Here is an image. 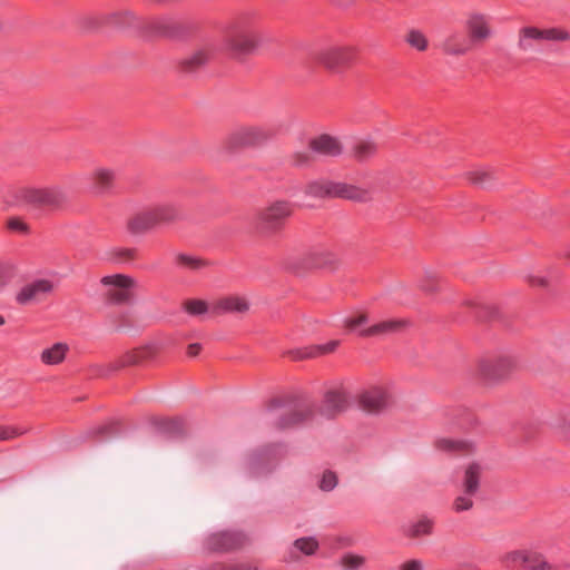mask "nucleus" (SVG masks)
Listing matches in <instances>:
<instances>
[{
  "mask_svg": "<svg viewBox=\"0 0 570 570\" xmlns=\"http://www.w3.org/2000/svg\"><path fill=\"white\" fill-rule=\"evenodd\" d=\"M338 345V341H330L325 344H320L315 346L307 347L303 351L296 352V357L307 358V357H316L320 355H324L333 352Z\"/></svg>",
  "mask_w": 570,
  "mask_h": 570,
  "instance_id": "27",
  "label": "nucleus"
},
{
  "mask_svg": "<svg viewBox=\"0 0 570 570\" xmlns=\"http://www.w3.org/2000/svg\"><path fill=\"white\" fill-rule=\"evenodd\" d=\"M344 544H350L347 539H344Z\"/></svg>",
  "mask_w": 570,
  "mask_h": 570,
  "instance_id": "49",
  "label": "nucleus"
},
{
  "mask_svg": "<svg viewBox=\"0 0 570 570\" xmlns=\"http://www.w3.org/2000/svg\"><path fill=\"white\" fill-rule=\"evenodd\" d=\"M313 412V404L307 401L285 404L281 400H274L267 409L273 426L279 431L299 426L312 419Z\"/></svg>",
  "mask_w": 570,
  "mask_h": 570,
  "instance_id": "3",
  "label": "nucleus"
},
{
  "mask_svg": "<svg viewBox=\"0 0 570 570\" xmlns=\"http://www.w3.org/2000/svg\"><path fill=\"white\" fill-rule=\"evenodd\" d=\"M200 351V345L198 343H193L187 348V354L189 356H196Z\"/></svg>",
  "mask_w": 570,
  "mask_h": 570,
  "instance_id": "43",
  "label": "nucleus"
},
{
  "mask_svg": "<svg viewBox=\"0 0 570 570\" xmlns=\"http://www.w3.org/2000/svg\"><path fill=\"white\" fill-rule=\"evenodd\" d=\"M23 431H20L18 430L17 428H11V426H4V428H0V440H10V439H13L20 434H22Z\"/></svg>",
  "mask_w": 570,
  "mask_h": 570,
  "instance_id": "41",
  "label": "nucleus"
},
{
  "mask_svg": "<svg viewBox=\"0 0 570 570\" xmlns=\"http://www.w3.org/2000/svg\"><path fill=\"white\" fill-rule=\"evenodd\" d=\"M6 323V320L2 315H0V326H2Z\"/></svg>",
  "mask_w": 570,
  "mask_h": 570,
  "instance_id": "46",
  "label": "nucleus"
},
{
  "mask_svg": "<svg viewBox=\"0 0 570 570\" xmlns=\"http://www.w3.org/2000/svg\"><path fill=\"white\" fill-rule=\"evenodd\" d=\"M470 180L481 187H491L493 180V171L487 168L476 169L470 173Z\"/></svg>",
  "mask_w": 570,
  "mask_h": 570,
  "instance_id": "31",
  "label": "nucleus"
},
{
  "mask_svg": "<svg viewBox=\"0 0 570 570\" xmlns=\"http://www.w3.org/2000/svg\"><path fill=\"white\" fill-rule=\"evenodd\" d=\"M568 256H569V258H570V252L568 253Z\"/></svg>",
  "mask_w": 570,
  "mask_h": 570,
  "instance_id": "51",
  "label": "nucleus"
},
{
  "mask_svg": "<svg viewBox=\"0 0 570 570\" xmlns=\"http://www.w3.org/2000/svg\"><path fill=\"white\" fill-rule=\"evenodd\" d=\"M345 326L362 336H385L401 332L406 325L405 320H386L379 322L372 326L364 327L367 324L366 315L348 317L344 321Z\"/></svg>",
  "mask_w": 570,
  "mask_h": 570,
  "instance_id": "8",
  "label": "nucleus"
},
{
  "mask_svg": "<svg viewBox=\"0 0 570 570\" xmlns=\"http://www.w3.org/2000/svg\"><path fill=\"white\" fill-rule=\"evenodd\" d=\"M179 217V209L174 204H159L135 214L128 220L127 229L132 235H142L154 228L173 223Z\"/></svg>",
  "mask_w": 570,
  "mask_h": 570,
  "instance_id": "4",
  "label": "nucleus"
},
{
  "mask_svg": "<svg viewBox=\"0 0 570 570\" xmlns=\"http://www.w3.org/2000/svg\"><path fill=\"white\" fill-rule=\"evenodd\" d=\"M389 394L381 386H372L360 395V405L368 413H377L389 405Z\"/></svg>",
  "mask_w": 570,
  "mask_h": 570,
  "instance_id": "16",
  "label": "nucleus"
},
{
  "mask_svg": "<svg viewBox=\"0 0 570 570\" xmlns=\"http://www.w3.org/2000/svg\"><path fill=\"white\" fill-rule=\"evenodd\" d=\"M501 563L505 569L523 570H557V567L547 560L541 551L533 548H523L507 552L501 557Z\"/></svg>",
  "mask_w": 570,
  "mask_h": 570,
  "instance_id": "5",
  "label": "nucleus"
},
{
  "mask_svg": "<svg viewBox=\"0 0 570 570\" xmlns=\"http://www.w3.org/2000/svg\"><path fill=\"white\" fill-rule=\"evenodd\" d=\"M332 262H333V256H332V255H330V258H328V259H326L324 263H332Z\"/></svg>",
  "mask_w": 570,
  "mask_h": 570,
  "instance_id": "47",
  "label": "nucleus"
},
{
  "mask_svg": "<svg viewBox=\"0 0 570 570\" xmlns=\"http://www.w3.org/2000/svg\"><path fill=\"white\" fill-rule=\"evenodd\" d=\"M7 226L10 230L27 235L29 233V226L19 217H11L7 222Z\"/></svg>",
  "mask_w": 570,
  "mask_h": 570,
  "instance_id": "36",
  "label": "nucleus"
},
{
  "mask_svg": "<svg viewBox=\"0 0 570 570\" xmlns=\"http://www.w3.org/2000/svg\"><path fill=\"white\" fill-rule=\"evenodd\" d=\"M512 362L508 357H502L495 364L483 363L481 372L487 380L495 381L502 379L511 367Z\"/></svg>",
  "mask_w": 570,
  "mask_h": 570,
  "instance_id": "25",
  "label": "nucleus"
},
{
  "mask_svg": "<svg viewBox=\"0 0 570 570\" xmlns=\"http://www.w3.org/2000/svg\"><path fill=\"white\" fill-rule=\"evenodd\" d=\"M101 284L107 287L106 296L108 301L121 304L131 299V288L135 281L122 274H115L101 278Z\"/></svg>",
  "mask_w": 570,
  "mask_h": 570,
  "instance_id": "12",
  "label": "nucleus"
},
{
  "mask_svg": "<svg viewBox=\"0 0 570 570\" xmlns=\"http://www.w3.org/2000/svg\"><path fill=\"white\" fill-rule=\"evenodd\" d=\"M18 264L12 259H0V293L3 292L16 278Z\"/></svg>",
  "mask_w": 570,
  "mask_h": 570,
  "instance_id": "26",
  "label": "nucleus"
},
{
  "mask_svg": "<svg viewBox=\"0 0 570 570\" xmlns=\"http://www.w3.org/2000/svg\"><path fill=\"white\" fill-rule=\"evenodd\" d=\"M340 564L345 570H358L365 564V558L360 554L347 552L342 556Z\"/></svg>",
  "mask_w": 570,
  "mask_h": 570,
  "instance_id": "32",
  "label": "nucleus"
},
{
  "mask_svg": "<svg viewBox=\"0 0 570 570\" xmlns=\"http://www.w3.org/2000/svg\"><path fill=\"white\" fill-rule=\"evenodd\" d=\"M56 287L51 278H35L26 283L17 293L16 302L19 305H30L42 302Z\"/></svg>",
  "mask_w": 570,
  "mask_h": 570,
  "instance_id": "11",
  "label": "nucleus"
},
{
  "mask_svg": "<svg viewBox=\"0 0 570 570\" xmlns=\"http://www.w3.org/2000/svg\"><path fill=\"white\" fill-rule=\"evenodd\" d=\"M305 193L313 197H342L347 199L360 200L363 198V193L350 185L343 183H334L328 180H314L311 181L305 189Z\"/></svg>",
  "mask_w": 570,
  "mask_h": 570,
  "instance_id": "9",
  "label": "nucleus"
},
{
  "mask_svg": "<svg viewBox=\"0 0 570 570\" xmlns=\"http://www.w3.org/2000/svg\"><path fill=\"white\" fill-rule=\"evenodd\" d=\"M212 57V49L209 47H203L194 51L191 55L184 58L180 62L181 69L185 72H195L203 66H205Z\"/></svg>",
  "mask_w": 570,
  "mask_h": 570,
  "instance_id": "22",
  "label": "nucleus"
},
{
  "mask_svg": "<svg viewBox=\"0 0 570 570\" xmlns=\"http://www.w3.org/2000/svg\"><path fill=\"white\" fill-rule=\"evenodd\" d=\"M318 547L320 543L315 537H303L294 541L292 552L298 551L305 556H312L317 551Z\"/></svg>",
  "mask_w": 570,
  "mask_h": 570,
  "instance_id": "28",
  "label": "nucleus"
},
{
  "mask_svg": "<svg viewBox=\"0 0 570 570\" xmlns=\"http://www.w3.org/2000/svg\"><path fill=\"white\" fill-rule=\"evenodd\" d=\"M406 42L419 51H424L428 48V39L423 32L416 29L409 31Z\"/></svg>",
  "mask_w": 570,
  "mask_h": 570,
  "instance_id": "33",
  "label": "nucleus"
},
{
  "mask_svg": "<svg viewBox=\"0 0 570 570\" xmlns=\"http://www.w3.org/2000/svg\"><path fill=\"white\" fill-rule=\"evenodd\" d=\"M481 475V466L478 463L468 465L464 474V494L455 499L453 508L456 512H463L472 508L473 495L479 489V480Z\"/></svg>",
  "mask_w": 570,
  "mask_h": 570,
  "instance_id": "13",
  "label": "nucleus"
},
{
  "mask_svg": "<svg viewBox=\"0 0 570 570\" xmlns=\"http://www.w3.org/2000/svg\"><path fill=\"white\" fill-rule=\"evenodd\" d=\"M472 41L460 32L450 33L442 42V50L451 56H462L472 48Z\"/></svg>",
  "mask_w": 570,
  "mask_h": 570,
  "instance_id": "21",
  "label": "nucleus"
},
{
  "mask_svg": "<svg viewBox=\"0 0 570 570\" xmlns=\"http://www.w3.org/2000/svg\"><path fill=\"white\" fill-rule=\"evenodd\" d=\"M377 150V145L371 138H364L356 142L354 155L360 160H364L373 156Z\"/></svg>",
  "mask_w": 570,
  "mask_h": 570,
  "instance_id": "29",
  "label": "nucleus"
},
{
  "mask_svg": "<svg viewBox=\"0 0 570 570\" xmlns=\"http://www.w3.org/2000/svg\"><path fill=\"white\" fill-rule=\"evenodd\" d=\"M356 51L351 46L328 45L320 48L314 60L334 73H342L355 60Z\"/></svg>",
  "mask_w": 570,
  "mask_h": 570,
  "instance_id": "6",
  "label": "nucleus"
},
{
  "mask_svg": "<svg viewBox=\"0 0 570 570\" xmlns=\"http://www.w3.org/2000/svg\"><path fill=\"white\" fill-rule=\"evenodd\" d=\"M271 132L258 126L240 127L234 130L229 137V141L235 147L256 146L267 141Z\"/></svg>",
  "mask_w": 570,
  "mask_h": 570,
  "instance_id": "14",
  "label": "nucleus"
},
{
  "mask_svg": "<svg viewBox=\"0 0 570 570\" xmlns=\"http://www.w3.org/2000/svg\"><path fill=\"white\" fill-rule=\"evenodd\" d=\"M309 149L320 156L335 157L342 154L343 146L336 137L322 134L312 138L308 142Z\"/></svg>",
  "mask_w": 570,
  "mask_h": 570,
  "instance_id": "19",
  "label": "nucleus"
},
{
  "mask_svg": "<svg viewBox=\"0 0 570 570\" xmlns=\"http://www.w3.org/2000/svg\"><path fill=\"white\" fill-rule=\"evenodd\" d=\"M245 542V535L236 531H223L210 534L207 546L214 551H227L240 547Z\"/></svg>",
  "mask_w": 570,
  "mask_h": 570,
  "instance_id": "17",
  "label": "nucleus"
},
{
  "mask_svg": "<svg viewBox=\"0 0 570 570\" xmlns=\"http://www.w3.org/2000/svg\"><path fill=\"white\" fill-rule=\"evenodd\" d=\"M141 361V353L140 352H130L125 354L120 361L117 367L128 366V365H135L138 364Z\"/></svg>",
  "mask_w": 570,
  "mask_h": 570,
  "instance_id": "40",
  "label": "nucleus"
},
{
  "mask_svg": "<svg viewBox=\"0 0 570 570\" xmlns=\"http://www.w3.org/2000/svg\"><path fill=\"white\" fill-rule=\"evenodd\" d=\"M436 446L444 451H459L464 450L469 446V443L464 441H456L452 439H440L436 442Z\"/></svg>",
  "mask_w": 570,
  "mask_h": 570,
  "instance_id": "34",
  "label": "nucleus"
},
{
  "mask_svg": "<svg viewBox=\"0 0 570 570\" xmlns=\"http://www.w3.org/2000/svg\"><path fill=\"white\" fill-rule=\"evenodd\" d=\"M249 305L244 297L228 296L217 301L213 307L215 313H244Z\"/></svg>",
  "mask_w": 570,
  "mask_h": 570,
  "instance_id": "24",
  "label": "nucleus"
},
{
  "mask_svg": "<svg viewBox=\"0 0 570 570\" xmlns=\"http://www.w3.org/2000/svg\"><path fill=\"white\" fill-rule=\"evenodd\" d=\"M154 29L158 33L171 35L173 33V22L167 18L158 19L154 23Z\"/></svg>",
  "mask_w": 570,
  "mask_h": 570,
  "instance_id": "39",
  "label": "nucleus"
},
{
  "mask_svg": "<svg viewBox=\"0 0 570 570\" xmlns=\"http://www.w3.org/2000/svg\"><path fill=\"white\" fill-rule=\"evenodd\" d=\"M465 28L472 43L484 42L493 36L490 18L479 12L469 14Z\"/></svg>",
  "mask_w": 570,
  "mask_h": 570,
  "instance_id": "15",
  "label": "nucleus"
},
{
  "mask_svg": "<svg viewBox=\"0 0 570 570\" xmlns=\"http://www.w3.org/2000/svg\"><path fill=\"white\" fill-rule=\"evenodd\" d=\"M422 569H423V566L420 560L406 561L400 568V570H422Z\"/></svg>",
  "mask_w": 570,
  "mask_h": 570,
  "instance_id": "42",
  "label": "nucleus"
},
{
  "mask_svg": "<svg viewBox=\"0 0 570 570\" xmlns=\"http://www.w3.org/2000/svg\"><path fill=\"white\" fill-rule=\"evenodd\" d=\"M559 45H570V30L564 26H523L518 31V49L523 53H539L544 46L553 48Z\"/></svg>",
  "mask_w": 570,
  "mask_h": 570,
  "instance_id": "1",
  "label": "nucleus"
},
{
  "mask_svg": "<svg viewBox=\"0 0 570 570\" xmlns=\"http://www.w3.org/2000/svg\"><path fill=\"white\" fill-rule=\"evenodd\" d=\"M347 405V396L343 390H331L325 393L320 411L323 416L330 419L345 411Z\"/></svg>",
  "mask_w": 570,
  "mask_h": 570,
  "instance_id": "20",
  "label": "nucleus"
},
{
  "mask_svg": "<svg viewBox=\"0 0 570 570\" xmlns=\"http://www.w3.org/2000/svg\"><path fill=\"white\" fill-rule=\"evenodd\" d=\"M422 288H423L424 291H428V292H430V291H433V289H434V287L429 286V285H424V284L422 285Z\"/></svg>",
  "mask_w": 570,
  "mask_h": 570,
  "instance_id": "45",
  "label": "nucleus"
},
{
  "mask_svg": "<svg viewBox=\"0 0 570 570\" xmlns=\"http://www.w3.org/2000/svg\"><path fill=\"white\" fill-rule=\"evenodd\" d=\"M308 159V156L307 155H303V157L301 158V155H297L296 159H295V163L297 165H303L305 161H307Z\"/></svg>",
  "mask_w": 570,
  "mask_h": 570,
  "instance_id": "44",
  "label": "nucleus"
},
{
  "mask_svg": "<svg viewBox=\"0 0 570 570\" xmlns=\"http://www.w3.org/2000/svg\"><path fill=\"white\" fill-rule=\"evenodd\" d=\"M258 27L249 17H240L225 27L223 46L234 55H247L258 46Z\"/></svg>",
  "mask_w": 570,
  "mask_h": 570,
  "instance_id": "2",
  "label": "nucleus"
},
{
  "mask_svg": "<svg viewBox=\"0 0 570 570\" xmlns=\"http://www.w3.org/2000/svg\"><path fill=\"white\" fill-rule=\"evenodd\" d=\"M68 352L67 343L57 342L41 352L40 361L45 365H58L65 361Z\"/></svg>",
  "mask_w": 570,
  "mask_h": 570,
  "instance_id": "23",
  "label": "nucleus"
},
{
  "mask_svg": "<svg viewBox=\"0 0 570 570\" xmlns=\"http://www.w3.org/2000/svg\"><path fill=\"white\" fill-rule=\"evenodd\" d=\"M292 212L289 202H274L259 214L257 227L263 233H274L283 226Z\"/></svg>",
  "mask_w": 570,
  "mask_h": 570,
  "instance_id": "10",
  "label": "nucleus"
},
{
  "mask_svg": "<svg viewBox=\"0 0 570 570\" xmlns=\"http://www.w3.org/2000/svg\"><path fill=\"white\" fill-rule=\"evenodd\" d=\"M433 523L428 518H422L411 524H409L405 529V533L410 537H420L431 533Z\"/></svg>",
  "mask_w": 570,
  "mask_h": 570,
  "instance_id": "30",
  "label": "nucleus"
},
{
  "mask_svg": "<svg viewBox=\"0 0 570 570\" xmlns=\"http://www.w3.org/2000/svg\"><path fill=\"white\" fill-rule=\"evenodd\" d=\"M118 16H120V13H114V18H117Z\"/></svg>",
  "mask_w": 570,
  "mask_h": 570,
  "instance_id": "50",
  "label": "nucleus"
},
{
  "mask_svg": "<svg viewBox=\"0 0 570 570\" xmlns=\"http://www.w3.org/2000/svg\"><path fill=\"white\" fill-rule=\"evenodd\" d=\"M17 199L32 207L57 208L67 200V194L60 187L23 188L18 191Z\"/></svg>",
  "mask_w": 570,
  "mask_h": 570,
  "instance_id": "7",
  "label": "nucleus"
},
{
  "mask_svg": "<svg viewBox=\"0 0 570 570\" xmlns=\"http://www.w3.org/2000/svg\"><path fill=\"white\" fill-rule=\"evenodd\" d=\"M178 262L183 266L188 267L190 269H199L205 265L204 262L202 259H199L198 257L189 256V255H179Z\"/></svg>",
  "mask_w": 570,
  "mask_h": 570,
  "instance_id": "38",
  "label": "nucleus"
},
{
  "mask_svg": "<svg viewBox=\"0 0 570 570\" xmlns=\"http://www.w3.org/2000/svg\"><path fill=\"white\" fill-rule=\"evenodd\" d=\"M336 484H337V478H336L335 473H333L331 471L323 473L321 481H320V488L323 491H332L336 487Z\"/></svg>",
  "mask_w": 570,
  "mask_h": 570,
  "instance_id": "37",
  "label": "nucleus"
},
{
  "mask_svg": "<svg viewBox=\"0 0 570 570\" xmlns=\"http://www.w3.org/2000/svg\"><path fill=\"white\" fill-rule=\"evenodd\" d=\"M185 311L190 315H203L208 311L206 302L191 299L185 303Z\"/></svg>",
  "mask_w": 570,
  "mask_h": 570,
  "instance_id": "35",
  "label": "nucleus"
},
{
  "mask_svg": "<svg viewBox=\"0 0 570 570\" xmlns=\"http://www.w3.org/2000/svg\"><path fill=\"white\" fill-rule=\"evenodd\" d=\"M538 283L542 285L544 281L542 278H538Z\"/></svg>",
  "mask_w": 570,
  "mask_h": 570,
  "instance_id": "48",
  "label": "nucleus"
},
{
  "mask_svg": "<svg viewBox=\"0 0 570 570\" xmlns=\"http://www.w3.org/2000/svg\"><path fill=\"white\" fill-rule=\"evenodd\" d=\"M115 173L108 168H96L88 177V190L97 196L109 194L115 184Z\"/></svg>",
  "mask_w": 570,
  "mask_h": 570,
  "instance_id": "18",
  "label": "nucleus"
}]
</instances>
